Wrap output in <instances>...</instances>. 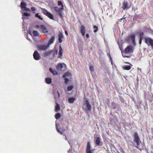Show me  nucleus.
Here are the masks:
<instances>
[{
    "label": "nucleus",
    "instance_id": "obj_11",
    "mask_svg": "<svg viewBox=\"0 0 153 153\" xmlns=\"http://www.w3.org/2000/svg\"><path fill=\"white\" fill-rule=\"evenodd\" d=\"M81 33L83 36H85V27L83 25H82L80 27Z\"/></svg>",
    "mask_w": 153,
    "mask_h": 153
},
{
    "label": "nucleus",
    "instance_id": "obj_34",
    "mask_svg": "<svg viewBox=\"0 0 153 153\" xmlns=\"http://www.w3.org/2000/svg\"><path fill=\"white\" fill-rule=\"evenodd\" d=\"M24 8V10L25 11H26V12L29 11V12H30V9L27 7H25Z\"/></svg>",
    "mask_w": 153,
    "mask_h": 153
},
{
    "label": "nucleus",
    "instance_id": "obj_36",
    "mask_svg": "<svg viewBox=\"0 0 153 153\" xmlns=\"http://www.w3.org/2000/svg\"><path fill=\"white\" fill-rule=\"evenodd\" d=\"M65 78V83L66 84L67 83V82H68L69 81V79L66 78Z\"/></svg>",
    "mask_w": 153,
    "mask_h": 153
},
{
    "label": "nucleus",
    "instance_id": "obj_48",
    "mask_svg": "<svg viewBox=\"0 0 153 153\" xmlns=\"http://www.w3.org/2000/svg\"><path fill=\"white\" fill-rule=\"evenodd\" d=\"M96 32H97V29H98V27H97L96 26Z\"/></svg>",
    "mask_w": 153,
    "mask_h": 153
},
{
    "label": "nucleus",
    "instance_id": "obj_6",
    "mask_svg": "<svg viewBox=\"0 0 153 153\" xmlns=\"http://www.w3.org/2000/svg\"><path fill=\"white\" fill-rule=\"evenodd\" d=\"M33 55L34 59L36 60H39L40 58V56L36 51L34 52Z\"/></svg>",
    "mask_w": 153,
    "mask_h": 153
},
{
    "label": "nucleus",
    "instance_id": "obj_38",
    "mask_svg": "<svg viewBox=\"0 0 153 153\" xmlns=\"http://www.w3.org/2000/svg\"><path fill=\"white\" fill-rule=\"evenodd\" d=\"M90 69L91 71L93 72L94 71L93 67L92 66H90Z\"/></svg>",
    "mask_w": 153,
    "mask_h": 153
},
{
    "label": "nucleus",
    "instance_id": "obj_40",
    "mask_svg": "<svg viewBox=\"0 0 153 153\" xmlns=\"http://www.w3.org/2000/svg\"><path fill=\"white\" fill-rule=\"evenodd\" d=\"M35 27L36 29H37L39 28H40V25L39 26L38 25H36L35 26Z\"/></svg>",
    "mask_w": 153,
    "mask_h": 153
},
{
    "label": "nucleus",
    "instance_id": "obj_7",
    "mask_svg": "<svg viewBox=\"0 0 153 153\" xmlns=\"http://www.w3.org/2000/svg\"><path fill=\"white\" fill-rule=\"evenodd\" d=\"M145 42L148 45H151L153 47V40L150 38H146Z\"/></svg>",
    "mask_w": 153,
    "mask_h": 153
},
{
    "label": "nucleus",
    "instance_id": "obj_8",
    "mask_svg": "<svg viewBox=\"0 0 153 153\" xmlns=\"http://www.w3.org/2000/svg\"><path fill=\"white\" fill-rule=\"evenodd\" d=\"M133 50V48L131 46H127L125 49L124 51L126 53L132 52Z\"/></svg>",
    "mask_w": 153,
    "mask_h": 153
},
{
    "label": "nucleus",
    "instance_id": "obj_37",
    "mask_svg": "<svg viewBox=\"0 0 153 153\" xmlns=\"http://www.w3.org/2000/svg\"><path fill=\"white\" fill-rule=\"evenodd\" d=\"M143 36V33L142 32H141L140 33V38L142 39Z\"/></svg>",
    "mask_w": 153,
    "mask_h": 153
},
{
    "label": "nucleus",
    "instance_id": "obj_16",
    "mask_svg": "<svg viewBox=\"0 0 153 153\" xmlns=\"http://www.w3.org/2000/svg\"><path fill=\"white\" fill-rule=\"evenodd\" d=\"M63 50L61 46H59V56H58L59 58H61V57L62 55Z\"/></svg>",
    "mask_w": 153,
    "mask_h": 153
},
{
    "label": "nucleus",
    "instance_id": "obj_22",
    "mask_svg": "<svg viewBox=\"0 0 153 153\" xmlns=\"http://www.w3.org/2000/svg\"><path fill=\"white\" fill-rule=\"evenodd\" d=\"M20 5L22 8H24L26 7L27 4L24 2H22L21 3Z\"/></svg>",
    "mask_w": 153,
    "mask_h": 153
},
{
    "label": "nucleus",
    "instance_id": "obj_45",
    "mask_svg": "<svg viewBox=\"0 0 153 153\" xmlns=\"http://www.w3.org/2000/svg\"><path fill=\"white\" fill-rule=\"evenodd\" d=\"M94 29H96V25H94Z\"/></svg>",
    "mask_w": 153,
    "mask_h": 153
},
{
    "label": "nucleus",
    "instance_id": "obj_9",
    "mask_svg": "<svg viewBox=\"0 0 153 153\" xmlns=\"http://www.w3.org/2000/svg\"><path fill=\"white\" fill-rule=\"evenodd\" d=\"M40 28L41 29V30L43 33H46L48 32L47 28L44 25H40Z\"/></svg>",
    "mask_w": 153,
    "mask_h": 153
},
{
    "label": "nucleus",
    "instance_id": "obj_46",
    "mask_svg": "<svg viewBox=\"0 0 153 153\" xmlns=\"http://www.w3.org/2000/svg\"><path fill=\"white\" fill-rule=\"evenodd\" d=\"M57 93H58V94L59 97V92L58 91H57Z\"/></svg>",
    "mask_w": 153,
    "mask_h": 153
},
{
    "label": "nucleus",
    "instance_id": "obj_19",
    "mask_svg": "<svg viewBox=\"0 0 153 153\" xmlns=\"http://www.w3.org/2000/svg\"><path fill=\"white\" fill-rule=\"evenodd\" d=\"M63 67V65L61 63L58 64L57 65L56 68L58 70H61Z\"/></svg>",
    "mask_w": 153,
    "mask_h": 153
},
{
    "label": "nucleus",
    "instance_id": "obj_5",
    "mask_svg": "<svg viewBox=\"0 0 153 153\" xmlns=\"http://www.w3.org/2000/svg\"><path fill=\"white\" fill-rule=\"evenodd\" d=\"M85 103L86 104V106L87 108L84 109L83 108V110L85 113H87L86 111L87 110V109H88L89 111H90L91 110V105L90 104L89 102L87 100H86Z\"/></svg>",
    "mask_w": 153,
    "mask_h": 153
},
{
    "label": "nucleus",
    "instance_id": "obj_12",
    "mask_svg": "<svg viewBox=\"0 0 153 153\" xmlns=\"http://www.w3.org/2000/svg\"><path fill=\"white\" fill-rule=\"evenodd\" d=\"M63 37V34L61 33H59L58 35V42L59 43H61L62 42V39Z\"/></svg>",
    "mask_w": 153,
    "mask_h": 153
},
{
    "label": "nucleus",
    "instance_id": "obj_29",
    "mask_svg": "<svg viewBox=\"0 0 153 153\" xmlns=\"http://www.w3.org/2000/svg\"><path fill=\"white\" fill-rule=\"evenodd\" d=\"M123 68L126 70H129L131 68L130 66L129 65L125 66L123 67Z\"/></svg>",
    "mask_w": 153,
    "mask_h": 153
},
{
    "label": "nucleus",
    "instance_id": "obj_30",
    "mask_svg": "<svg viewBox=\"0 0 153 153\" xmlns=\"http://www.w3.org/2000/svg\"><path fill=\"white\" fill-rule=\"evenodd\" d=\"M33 34L34 36H39V35L37 32L35 30H33Z\"/></svg>",
    "mask_w": 153,
    "mask_h": 153
},
{
    "label": "nucleus",
    "instance_id": "obj_42",
    "mask_svg": "<svg viewBox=\"0 0 153 153\" xmlns=\"http://www.w3.org/2000/svg\"><path fill=\"white\" fill-rule=\"evenodd\" d=\"M65 33L66 35L68 36V33L67 31H65Z\"/></svg>",
    "mask_w": 153,
    "mask_h": 153
},
{
    "label": "nucleus",
    "instance_id": "obj_18",
    "mask_svg": "<svg viewBox=\"0 0 153 153\" xmlns=\"http://www.w3.org/2000/svg\"><path fill=\"white\" fill-rule=\"evenodd\" d=\"M45 80L46 83L48 84H50L52 82V79L50 78H45Z\"/></svg>",
    "mask_w": 153,
    "mask_h": 153
},
{
    "label": "nucleus",
    "instance_id": "obj_47",
    "mask_svg": "<svg viewBox=\"0 0 153 153\" xmlns=\"http://www.w3.org/2000/svg\"><path fill=\"white\" fill-rule=\"evenodd\" d=\"M94 32L95 33L96 32V29H94Z\"/></svg>",
    "mask_w": 153,
    "mask_h": 153
},
{
    "label": "nucleus",
    "instance_id": "obj_1",
    "mask_svg": "<svg viewBox=\"0 0 153 153\" xmlns=\"http://www.w3.org/2000/svg\"><path fill=\"white\" fill-rule=\"evenodd\" d=\"M134 140L137 144L136 147L139 150H141L144 148V146L142 144L139 137L137 133H135L134 134Z\"/></svg>",
    "mask_w": 153,
    "mask_h": 153
},
{
    "label": "nucleus",
    "instance_id": "obj_32",
    "mask_svg": "<svg viewBox=\"0 0 153 153\" xmlns=\"http://www.w3.org/2000/svg\"><path fill=\"white\" fill-rule=\"evenodd\" d=\"M70 74L68 73V72H66L65 73L63 76V78H65L66 77H67L68 76H70Z\"/></svg>",
    "mask_w": 153,
    "mask_h": 153
},
{
    "label": "nucleus",
    "instance_id": "obj_25",
    "mask_svg": "<svg viewBox=\"0 0 153 153\" xmlns=\"http://www.w3.org/2000/svg\"><path fill=\"white\" fill-rule=\"evenodd\" d=\"M61 115L59 113H57L55 115V118L56 120L59 119L61 117Z\"/></svg>",
    "mask_w": 153,
    "mask_h": 153
},
{
    "label": "nucleus",
    "instance_id": "obj_24",
    "mask_svg": "<svg viewBox=\"0 0 153 153\" xmlns=\"http://www.w3.org/2000/svg\"><path fill=\"white\" fill-rule=\"evenodd\" d=\"M58 4L59 6H61V7H60V8H61L62 9H63L64 6L62 4V3L61 1H58Z\"/></svg>",
    "mask_w": 153,
    "mask_h": 153
},
{
    "label": "nucleus",
    "instance_id": "obj_10",
    "mask_svg": "<svg viewBox=\"0 0 153 153\" xmlns=\"http://www.w3.org/2000/svg\"><path fill=\"white\" fill-rule=\"evenodd\" d=\"M86 152L87 153H92V152L91 150V146L89 142H88L87 143Z\"/></svg>",
    "mask_w": 153,
    "mask_h": 153
},
{
    "label": "nucleus",
    "instance_id": "obj_13",
    "mask_svg": "<svg viewBox=\"0 0 153 153\" xmlns=\"http://www.w3.org/2000/svg\"><path fill=\"white\" fill-rule=\"evenodd\" d=\"M122 7L124 10H127L130 7L128 6L127 2H124L123 4V6Z\"/></svg>",
    "mask_w": 153,
    "mask_h": 153
},
{
    "label": "nucleus",
    "instance_id": "obj_21",
    "mask_svg": "<svg viewBox=\"0 0 153 153\" xmlns=\"http://www.w3.org/2000/svg\"><path fill=\"white\" fill-rule=\"evenodd\" d=\"M54 39H55V37L54 36H52L49 41V42L48 43V44H51L54 41Z\"/></svg>",
    "mask_w": 153,
    "mask_h": 153
},
{
    "label": "nucleus",
    "instance_id": "obj_41",
    "mask_svg": "<svg viewBox=\"0 0 153 153\" xmlns=\"http://www.w3.org/2000/svg\"><path fill=\"white\" fill-rule=\"evenodd\" d=\"M141 40H142V39H141L140 38V40H139V44L140 45L141 43Z\"/></svg>",
    "mask_w": 153,
    "mask_h": 153
},
{
    "label": "nucleus",
    "instance_id": "obj_23",
    "mask_svg": "<svg viewBox=\"0 0 153 153\" xmlns=\"http://www.w3.org/2000/svg\"><path fill=\"white\" fill-rule=\"evenodd\" d=\"M49 71L54 75H56L58 74V73L56 71H54L50 68H49Z\"/></svg>",
    "mask_w": 153,
    "mask_h": 153
},
{
    "label": "nucleus",
    "instance_id": "obj_14",
    "mask_svg": "<svg viewBox=\"0 0 153 153\" xmlns=\"http://www.w3.org/2000/svg\"><path fill=\"white\" fill-rule=\"evenodd\" d=\"M38 48L40 50L44 51L47 49V47L45 45H41L39 46Z\"/></svg>",
    "mask_w": 153,
    "mask_h": 153
},
{
    "label": "nucleus",
    "instance_id": "obj_17",
    "mask_svg": "<svg viewBox=\"0 0 153 153\" xmlns=\"http://www.w3.org/2000/svg\"><path fill=\"white\" fill-rule=\"evenodd\" d=\"M75 100L76 99L75 97L69 98L68 99V101L70 103H74Z\"/></svg>",
    "mask_w": 153,
    "mask_h": 153
},
{
    "label": "nucleus",
    "instance_id": "obj_27",
    "mask_svg": "<svg viewBox=\"0 0 153 153\" xmlns=\"http://www.w3.org/2000/svg\"><path fill=\"white\" fill-rule=\"evenodd\" d=\"M60 109V106L58 104L56 103V105L55 106V111H57Z\"/></svg>",
    "mask_w": 153,
    "mask_h": 153
},
{
    "label": "nucleus",
    "instance_id": "obj_43",
    "mask_svg": "<svg viewBox=\"0 0 153 153\" xmlns=\"http://www.w3.org/2000/svg\"><path fill=\"white\" fill-rule=\"evenodd\" d=\"M86 36L87 38H88L89 37V35L88 34H86Z\"/></svg>",
    "mask_w": 153,
    "mask_h": 153
},
{
    "label": "nucleus",
    "instance_id": "obj_44",
    "mask_svg": "<svg viewBox=\"0 0 153 153\" xmlns=\"http://www.w3.org/2000/svg\"><path fill=\"white\" fill-rule=\"evenodd\" d=\"M108 55H109V56H110V59H111V56H110V54H108Z\"/></svg>",
    "mask_w": 153,
    "mask_h": 153
},
{
    "label": "nucleus",
    "instance_id": "obj_4",
    "mask_svg": "<svg viewBox=\"0 0 153 153\" xmlns=\"http://www.w3.org/2000/svg\"><path fill=\"white\" fill-rule=\"evenodd\" d=\"M54 10L56 12V13H58L59 15L61 17H63V16L62 13V11L63 10V9H62L61 8H59L58 7H55L53 8Z\"/></svg>",
    "mask_w": 153,
    "mask_h": 153
},
{
    "label": "nucleus",
    "instance_id": "obj_20",
    "mask_svg": "<svg viewBox=\"0 0 153 153\" xmlns=\"http://www.w3.org/2000/svg\"><path fill=\"white\" fill-rule=\"evenodd\" d=\"M102 143L100 142V140L99 137H96V145H102Z\"/></svg>",
    "mask_w": 153,
    "mask_h": 153
},
{
    "label": "nucleus",
    "instance_id": "obj_15",
    "mask_svg": "<svg viewBox=\"0 0 153 153\" xmlns=\"http://www.w3.org/2000/svg\"><path fill=\"white\" fill-rule=\"evenodd\" d=\"M56 128L57 131L60 133V134H62L64 132L65 130V129H62L60 128H59L56 125Z\"/></svg>",
    "mask_w": 153,
    "mask_h": 153
},
{
    "label": "nucleus",
    "instance_id": "obj_35",
    "mask_svg": "<svg viewBox=\"0 0 153 153\" xmlns=\"http://www.w3.org/2000/svg\"><path fill=\"white\" fill-rule=\"evenodd\" d=\"M23 14L25 16H28L30 15V14L29 13H28L26 12H24Z\"/></svg>",
    "mask_w": 153,
    "mask_h": 153
},
{
    "label": "nucleus",
    "instance_id": "obj_2",
    "mask_svg": "<svg viewBox=\"0 0 153 153\" xmlns=\"http://www.w3.org/2000/svg\"><path fill=\"white\" fill-rule=\"evenodd\" d=\"M43 13L46 16H47L50 19H53V15L50 12H48L46 9L44 8H41Z\"/></svg>",
    "mask_w": 153,
    "mask_h": 153
},
{
    "label": "nucleus",
    "instance_id": "obj_3",
    "mask_svg": "<svg viewBox=\"0 0 153 153\" xmlns=\"http://www.w3.org/2000/svg\"><path fill=\"white\" fill-rule=\"evenodd\" d=\"M135 36L133 35H131L129 36L127 38V41L130 44L132 43L134 45H135Z\"/></svg>",
    "mask_w": 153,
    "mask_h": 153
},
{
    "label": "nucleus",
    "instance_id": "obj_28",
    "mask_svg": "<svg viewBox=\"0 0 153 153\" xmlns=\"http://www.w3.org/2000/svg\"><path fill=\"white\" fill-rule=\"evenodd\" d=\"M51 53V51H48V52L46 51L44 53V55L45 56H49Z\"/></svg>",
    "mask_w": 153,
    "mask_h": 153
},
{
    "label": "nucleus",
    "instance_id": "obj_31",
    "mask_svg": "<svg viewBox=\"0 0 153 153\" xmlns=\"http://www.w3.org/2000/svg\"><path fill=\"white\" fill-rule=\"evenodd\" d=\"M73 88V87L72 85L69 86L67 87V90L68 91H70Z\"/></svg>",
    "mask_w": 153,
    "mask_h": 153
},
{
    "label": "nucleus",
    "instance_id": "obj_39",
    "mask_svg": "<svg viewBox=\"0 0 153 153\" xmlns=\"http://www.w3.org/2000/svg\"><path fill=\"white\" fill-rule=\"evenodd\" d=\"M126 53V52H125V51L124 52H122V53L123 55V56L124 57H127V56L126 55H125V53Z\"/></svg>",
    "mask_w": 153,
    "mask_h": 153
},
{
    "label": "nucleus",
    "instance_id": "obj_26",
    "mask_svg": "<svg viewBox=\"0 0 153 153\" xmlns=\"http://www.w3.org/2000/svg\"><path fill=\"white\" fill-rule=\"evenodd\" d=\"M35 16L36 17L38 18L40 20H43V18L40 15H39V13H37L35 14Z\"/></svg>",
    "mask_w": 153,
    "mask_h": 153
},
{
    "label": "nucleus",
    "instance_id": "obj_33",
    "mask_svg": "<svg viewBox=\"0 0 153 153\" xmlns=\"http://www.w3.org/2000/svg\"><path fill=\"white\" fill-rule=\"evenodd\" d=\"M31 10L32 12L33 13H35V10H36V8L34 7H31Z\"/></svg>",
    "mask_w": 153,
    "mask_h": 153
}]
</instances>
